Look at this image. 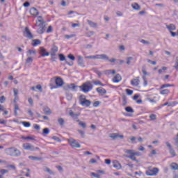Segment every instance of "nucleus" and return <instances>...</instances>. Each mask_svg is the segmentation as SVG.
Wrapping results in <instances>:
<instances>
[{"mask_svg":"<svg viewBox=\"0 0 178 178\" xmlns=\"http://www.w3.org/2000/svg\"><path fill=\"white\" fill-rule=\"evenodd\" d=\"M45 21L42 16H38L36 19L35 24L33 25V29L36 30L38 34H44L45 33Z\"/></svg>","mask_w":178,"mask_h":178,"instance_id":"1","label":"nucleus"},{"mask_svg":"<svg viewBox=\"0 0 178 178\" xmlns=\"http://www.w3.org/2000/svg\"><path fill=\"white\" fill-rule=\"evenodd\" d=\"M6 154L9 156L17 158L22 155V152L15 147H11L6 149Z\"/></svg>","mask_w":178,"mask_h":178,"instance_id":"2","label":"nucleus"},{"mask_svg":"<svg viewBox=\"0 0 178 178\" xmlns=\"http://www.w3.org/2000/svg\"><path fill=\"white\" fill-rule=\"evenodd\" d=\"M125 154H127L129 156H126L127 158H129L131 161H137L136 156H140L141 153L140 152H135L133 149H125Z\"/></svg>","mask_w":178,"mask_h":178,"instance_id":"3","label":"nucleus"},{"mask_svg":"<svg viewBox=\"0 0 178 178\" xmlns=\"http://www.w3.org/2000/svg\"><path fill=\"white\" fill-rule=\"evenodd\" d=\"M92 87H94L92 83H91L90 81H86L83 83L82 86H79V88H81L83 92L87 94V92H90V91L92 90Z\"/></svg>","mask_w":178,"mask_h":178,"instance_id":"4","label":"nucleus"},{"mask_svg":"<svg viewBox=\"0 0 178 178\" xmlns=\"http://www.w3.org/2000/svg\"><path fill=\"white\" fill-rule=\"evenodd\" d=\"M158 173H159V168L155 167H148L145 172L147 176H157Z\"/></svg>","mask_w":178,"mask_h":178,"instance_id":"5","label":"nucleus"},{"mask_svg":"<svg viewBox=\"0 0 178 178\" xmlns=\"http://www.w3.org/2000/svg\"><path fill=\"white\" fill-rule=\"evenodd\" d=\"M79 104L82 106H86V108H88V106H90V105H91V101L86 99V95H81L79 96Z\"/></svg>","mask_w":178,"mask_h":178,"instance_id":"6","label":"nucleus"},{"mask_svg":"<svg viewBox=\"0 0 178 178\" xmlns=\"http://www.w3.org/2000/svg\"><path fill=\"white\" fill-rule=\"evenodd\" d=\"M86 59H103L104 60H108L109 57L106 54H99L95 56H88L85 57Z\"/></svg>","mask_w":178,"mask_h":178,"instance_id":"7","label":"nucleus"},{"mask_svg":"<svg viewBox=\"0 0 178 178\" xmlns=\"http://www.w3.org/2000/svg\"><path fill=\"white\" fill-rule=\"evenodd\" d=\"M22 147L24 148V149H25L26 151H40V148L39 147H35L34 145H31V143H24L22 145Z\"/></svg>","mask_w":178,"mask_h":178,"instance_id":"8","label":"nucleus"},{"mask_svg":"<svg viewBox=\"0 0 178 178\" xmlns=\"http://www.w3.org/2000/svg\"><path fill=\"white\" fill-rule=\"evenodd\" d=\"M68 143L72 147V148H80V147H81L80 143H79V142L76 140L74 139L73 138H69Z\"/></svg>","mask_w":178,"mask_h":178,"instance_id":"9","label":"nucleus"},{"mask_svg":"<svg viewBox=\"0 0 178 178\" xmlns=\"http://www.w3.org/2000/svg\"><path fill=\"white\" fill-rule=\"evenodd\" d=\"M56 86H53L51 88H58V87H62L63 86V79L58 76L55 80Z\"/></svg>","mask_w":178,"mask_h":178,"instance_id":"10","label":"nucleus"},{"mask_svg":"<svg viewBox=\"0 0 178 178\" xmlns=\"http://www.w3.org/2000/svg\"><path fill=\"white\" fill-rule=\"evenodd\" d=\"M24 35V37H26V38H29L30 40H31V38H33V34L30 31V29H29V27H25Z\"/></svg>","mask_w":178,"mask_h":178,"instance_id":"11","label":"nucleus"},{"mask_svg":"<svg viewBox=\"0 0 178 178\" xmlns=\"http://www.w3.org/2000/svg\"><path fill=\"white\" fill-rule=\"evenodd\" d=\"M131 84L134 87H137L140 85V76H137L136 78L132 79L131 81Z\"/></svg>","mask_w":178,"mask_h":178,"instance_id":"12","label":"nucleus"},{"mask_svg":"<svg viewBox=\"0 0 178 178\" xmlns=\"http://www.w3.org/2000/svg\"><path fill=\"white\" fill-rule=\"evenodd\" d=\"M69 115L70 116H71V118H72V119L76 120V119H79V116H80V113H74V112H73V111H70L69 112Z\"/></svg>","mask_w":178,"mask_h":178,"instance_id":"13","label":"nucleus"},{"mask_svg":"<svg viewBox=\"0 0 178 178\" xmlns=\"http://www.w3.org/2000/svg\"><path fill=\"white\" fill-rule=\"evenodd\" d=\"M29 12L32 16H38L40 15L38 10L34 7L31 8Z\"/></svg>","mask_w":178,"mask_h":178,"instance_id":"14","label":"nucleus"},{"mask_svg":"<svg viewBox=\"0 0 178 178\" xmlns=\"http://www.w3.org/2000/svg\"><path fill=\"white\" fill-rule=\"evenodd\" d=\"M58 58L61 62H63V60H65V63H67V65H69V66H73V63L70 64V63L66 61V57L65 56V55L60 54L58 55Z\"/></svg>","mask_w":178,"mask_h":178,"instance_id":"15","label":"nucleus"},{"mask_svg":"<svg viewBox=\"0 0 178 178\" xmlns=\"http://www.w3.org/2000/svg\"><path fill=\"white\" fill-rule=\"evenodd\" d=\"M96 91L98 94H100V95H105V94H106V90L102 87L97 88Z\"/></svg>","mask_w":178,"mask_h":178,"instance_id":"16","label":"nucleus"},{"mask_svg":"<svg viewBox=\"0 0 178 178\" xmlns=\"http://www.w3.org/2000/svg\"><path fill=\"white\" fill-rule=\"evenodd\" d=\"M122 80V76L120 74H117L113 78V83H119Z\"/></svg>","mask_w":178,"mask_h":178,"instance_id":"17","label":"nucleus"},{"mask_svg":"<svg viewBox=\"0 0 178 178\" xmlns=\"http://www.w3.org/2000/svg\"><path fill=\"white\" fill-rule=\"evenodd\" d=\"M78 64L79 66H81V67H84V60L81 56H78Z\"/></svg>","mask_w":178,"mask_h":178,"instance_id":"18","label":"nucleus"},{"mask_svg":"<svg viewBox=\"0 0 178 178\" xmlns=\"http://www.w3.org/2000/svg\"><path fill=\"white\" fill-rule=\"evenodd\" d=\"M40 54L42 56H49V53L45 50L43 47H40Z\"/></svg>","mask_w":178,"mask_h":178,"instance_id":"19","label":"nucleus"},{"mask_svg":"<svg viewBox=\"0 0 178 178\" xmlns=\"http://www.w3.org/2000/svg\"><path fill=\"white\" fill-rule=\"evenodd\" d=\"M113 168H115V169H122V165L119 163L118 161H113Z\"/></svg>","mask_w":178,"mask_h":178,"instance_id":"20","label":"nucleus"},{"mask_svg":"<svg viewBox=\"0 0 178 178\" xmlns=\"http://www.w3.org/2000/svg\"><path fill=\"white\" fill-rule=\"evenodd\" d=\"M166 27L170 32L175 31V30H176V26H175V24H171L170 25H166Z\"/></svg>","mask_w":178,"mask_h":178,"instance_id":"21","label":"nucleus"},{"mask_svg":"<svg viewBox=\"0 0 178 178\" xmlns=\"http://www.w3.org/2000/svg\"><path fill=\"white\" fill-rule=\"evenodd\" d=\"M170 168H171V169L172 170H177V169H178V164L177 163H172L170 165Z\"/></svg>","mask_w":178,"mask_h":178,"instance_id":"22","label":"nucleus"},{"mask_svg":"<svg viewBox=\"0 0 178 178\" xmlns=\"http://www.w3.org/2000/svg\"><path fill=\"white\" fill-rule=\"evenodd\" d=\"M131 6H132L133 9H134L135 10H140L141 9V7L137 3H133L131 5Z\"/></svg>","mask_w":178,"mask_h":178,"instance_id":"23","label":"nucleus"},{"mask_svg":"<svg viewBox=\"0 0 178 178\" xmlns=\"http://www.w3.org/2000/svg\"><path fill=\"white\" fill-rule=\"evenodd\" d=\"M76 122L83 129H86V127H87V124H86V122H83V121H81L80 120H76Z\"/></svg>","mask_w":178,"mask_h":178,"instance_id":"24","label":"nucleus"},{"mask_svg":"<svg viewBox=\"0 0 178 178\" xmlns=\"http://www.w3.org/2000/svg\"><path fill=\"white\" fill-rule=\"evenodd\" d=\"M168 87H175V85H173V84H169V83L163 84V85L160 87V90H163V88H168Z\"/></svg>","mask_w":178,"mask_h":178,"instance_id":"25","label":"nucleus"},{"mask_svg":"<svg viewBox=\"0 0 178 178\" xmlns=\"http://www.w3.org/2000/svg\"><path fill=\"white\" fill-rule=\"evenodd\" d=\"M87 22H88L89 26H90V27H93V28L95 29V28L97 27V23L93 22L92 21H91V20H90V19H88Z\"/></svg>","mask_w":178,"mask_h":178,"instance_id":"26","label":"nucleus"},{"mask_svg":"<svg viewBox=\"0 0 178 178\" xmlns=\"http://www.w3.org/2000/svg\"><path fill=\"white\" fill-rule=\"evenodd\" d=\"M66 98L68 101H72L73 99V95L69 92H66Z\"/></svg>","mask_w":178,"mask_h":178,"instance_id":"27","label":"nucleus"},{"mask_svg":"<svg viewBox=\"0 0 178 178\" xmlns=\"http://www.w3.org/2000/svg\"><path fill=\"white\" fill-rule=\"evenodd\" d=\"M29 159H31L32 161H41V157L34 156H29Z\"/></svg>","mask_w":178,"mask_h":178,"instance_id":"28","label":"nucleus"},{"mask_svg":"<svg viewBox=\"0 0 178 178\" xmlns=\"http://www.w3.org/2000/svg\"><path fill=\"white\" fill-rule=\"evenodd\" d=\"M41 44V40L38 39H35L33 40L32 45H40Z\"/></svg>","mask_w":178,"mask_h":178,"instance_id":"29","label":"nucleus"},{"mask_svg":"<svg viewBox=\"0 0 178 178\" xmlns=\"http://www.w3.org/2000/svg\"><path fill=\"white\" fill-rule=\"evenodd\" d=\"M58 122L60 124V126L63 127V125L65 124V120H63V118H60L58 120Z\"/></svg>","mask_w":178,"mask_h":178,"instance_id":"30","label":"nucleus"},{"mask_svg":"<svg viewBox=\"0 0 178 178\" xmlns=\"http://www.w3.org/2000/svg\"><path fill=\"white\" fill-rule=\"evenodd\" d=\"M44 170V172L49 173V175H55V172L51 170V169H49L48 167H45Z\"/></svg>","mask_w":178,"mask_h":178,"instance_id":"31","label":"nucleus"},{"mask_svg":"<svg viewBox=\"0 0 178 178\" xmlns=\"http://www.w3.org/2000/svg\"><path fill=\"white\" fill-rule=\"evenodd\" d=\"M169 92H170L169 89H164L160 92V94H161L162 95H166L169 94Z\"/></svg>","mask_w":178,"mask_h":178,"instance_id":"32","label":"nucleus"},{"mask_svg":"<svg viewBox=\"0 0 178 178\" xmlns=\"http://www.w3.org/2000/svg\"><path fill=\"white\" fill-rule=\"evenodd\" d=\"M127 105V98L126 96L122 97V106H126Z\"/></svg>","mask_w":178,"mask_h":178,"instance_id":"33","label":"nucleus"},{"mask_svg":"<svg viewBox=\"0 0 178 178\" xmlns=\"http://www.w3.org/2000/svg\"><path fill=\"white\" fill-rule=\"evenodd\" d=\"M168 70V67H163L161 69L159 70V74H162V73H165V71Z\"/></svg>","mask_w":178,"mask_h":178,"instance_id":"34","label":"nucleus"},{"mask_svg":"<svg viewBox=\"0 0 178 178\" xmlns=\"http://www.w3.org/2000/svg\"><path fill=\"white\" fill-rule=\"evenodd\" d=\"M125 111L128 112L129 113H133L134 112V110L130 106H127L125 108Z\"/></svg>","mask_w":178,"mask_h":178,"instance_id":"35","label":"nucleus"},{"mask_svg":"<svg viewBox=\"0 0 178 178\" xmlns=\"http://www.w3.org/2000/svg\"><path fill=\"white\" fill-rule=\"evenodd\" d=\"M8 172L9 171L6 169H0V175H1V176L6 175V173H8Z\"/></svg>","mask_w":178,"mask_h":178,"instance_id":"36","label":"nucleus"},{"mask_svg":"<svg viewBox=\"0 0 178 178\" xmlns=\"http://www.w3.org/2000/svg\"><path fill=\"white\" fill-rule=\"evenodd\" d=\"M67 86L70 90H76V88L77 87L76 86V85H74V83H70V84H68Z\"/></svg>","mask_w":178,"mask_h":178,"instance_id":"37","label":"nucleus"},{"mask_svg":"<svg viewBox=\"0 0 178 178\" xmlns=\"http://www.w3.org/2000/svg\"><path fill=\"white\" fill-rule=\"evenodd\" d=\"M56 52H58V47L54 46V47L51 49V51L50 54H56Z\"/></svg>","mask_w":178,"mask_h":178,"instance_id":"38","label":"nucleus"},{"mask_svg":"<svg viewBox=\"0 0 178 178\" xmlns=\"http://www.w3.org/2000/svg\"><path fill=\"white\" fill-rule=\"evenodd\" d=\"M93 83L95 84V86H102V87L104 86L101 81H94Z\"/></svg>","mask_w":178,"mask_h":178,"instance_id":"39","label":"nucleus"},{"mask_svg":"<svg viewBox=\"0 0 178 178\" xmlns=\"http://www.w3.org/2000/svg\"><path fill=\"white\" fill-rule=\"evenodd\" d=\"M44 113H45V115H51V109H49V108H45L44 109Z\"/></svg>","mask_w":178,"mask_h":178,"instance_id":"40","label":"nucleus"},{"mask_svg":"<svg viewBox=\"0 0 178 178\" xmlns=\"http://www.w3.org/2000/svg\"><path fill=\"white\" fill-rule=\"evenodd\" d=\"M169 151L170 154H171L172 156H176V152L175 151V149H173V147H170V149H169Z\"/></svg>","mask_w":178,"mask_h":178,"instance_id":"41","label":"nucleus"},{"mask_svg":"<svg viewBox=\"0 0 178 178\" xmlns=\"http://www.w3.org/2000/svg\"><path fill=\"white\" fill-rule=\"evenodd\" d=\"M110 137H111V138H113V140H115V138H118V137H119V134H111Z\"/></svg>","mask_w":178,"mask_h":178,"instance_id":"42","label":"nucleus"},{"mask_svg":"<svg viewBox=\"0 0 178 178\" xmlns=\"http://www.w3.org/2000/svg\"><path fill=\"white\" fill-rule=\"evenodd\" d=\"M73 37H74V34L64 35V38H66V40H70V38H73Z\"/></svg>","mask_w":178,"mask_h":178,"instance_id":"43","label":"nucleus"},{"mask_svg":"<svg viewBox=\"0 0 178 178\" xmlns=\"http://www.w3.org/2000/svg\"><path fill=\"white\" fill-rule=\"evenodd\" d=\"M76 24H72V29H76V27H80V23H79V21H76Z\"/></svg>","mask_w":178,"mask_h":178,"instance_id":"44","label":"nucleus"},{"mask_svg":"<svg viewBox=\"0 0 178 178\" xmlns=\"http://www.w3.org/2000/svg\"><path fill=\"white\" fill-rule=\"evenodd\" d=\"M22 124L24 127H30V126H31V124L29 122H22Z\"/></svg>","mask_w":178,"mask_h":178,"instance_id":"45","label":"nucleus"},{"mask_svg":"<svg viewBox=\"0 0 178 178\" xmlns=\"http://www.w3.org/2000/svg\"><path fill=\"white\" fill-rule=\"evenodd\" d=\"M21 138H22V140H34V138L31 136H22Z\"/></svg>","mask_w":178,"mask_h":178,"instance_id":"46","label":"nucleus"},{"mask_svg":"<svg viewBox=\"0 0 178 178\" xmlns=\"http://www.w3.org/2000/svg\"><path fill=\"white\" fill-rule=\"evenodd\" d=\"M6 101V97L5 96L0 97V104H3Z\"/></svg>","mask_w":178,"mask_h":178,"instance_id":"47","label":"nucleus"},{"mask_svg":"<svg viewBox=\"0 0 178 178\" xmlns=\"http://www.w3.org/2000/svg\"><path fill=\"white\" fill-rule=\"evenodd\" d=\"M143 81H144L143 86L145 87H147V86H148V81H147V77L143 76Z\"/></svg>","mask_w":178,"mask_h":178,"instance_id":"48","label":"nucleus"},{"mask_svg":"<svg viewBox=\"0 0 178 178\" xmlns=\"http://www.w3.org/2000/svg\"><path fill=\"white\" fill-rule=\"evenodd\" d=\"M150 120H156V115L152 114L149 115Z\"/></svg>","mask_w":178,"mask_h":178,"instance_id":"49","label":"nucleus"},{"mask_svg":"<svg viewBox=\"0 0 178 178\" xmlns=\"http://www.w3.org/2000/svg\"><path fill=\"white\" fill-rule=\"evenodd\" d=\"M90 176H93L94 177L96 178H101V175H99V174H96L95 172H91Z\"/></svg>","mask_w":178,"mask_h":178,"instance_id":"50","label":"nucleus"},{"mask_svg":"<svg viewBox=\"0 0 178 178\" xmlns=\"http://www.w3.org/2000/svg\"><path fill=\"white\" fill-rule=\"evenodd\" d=\"M142 72L143 73V74L145 75L144 76L145 77V76H147L148 74V73L147 72V70H145V66H143L142 67Z\"/></svg>","mask_w":178,"mask_h":178,"instance_id":"51","label":"nucleus"},{"mask_svg":"<svg viewBox=\"0 0 178 178\" xmlns=\"http://www.w3.org/2000/svg\"><path fill=\"white\" fill-rule=\"evenodd\" d=\"M43 134H49V129L48 128H44L43 129Z\"/></svg>","mask_w":178,"mask_h":178,"instance_id":"52","label":"nucleus"},{"mask_svg":"<svg viewBox=\"0 0 178 178\" xmlns=\"http://www.w3.org/2000/svg\"><path fill=\"white\" fill-rule=\"evenodd\" d=\"M133 59H134L133 57H128L127 58V65H130L131 63L130 60H133Z\"/></svg>","mask_w":178,"mask_h":178,"instance_id":"53","label":"nucleus"},{"mask_svg":"<svg viewBox=\"0 0 178 178\" xmlns=\"http://www.w3.org/2000/svg\"><path fill=\"white\" fill-rule=\"evenodd\" d=\"M126 92L128 95H133V90L130 89H126Z\"/></svg>","mask_w":178,"mask_h":178,"instance_id":"54","label":"nucleus"},{"mask_svg":"<svg viewBox=\"0 0 178 178\" xmlns=\"http://www.w3.org/2000/svg\"><path fill=\"white\" fill-rule=\"evenodd\" d=\"M67 57L69 58V59H71V60H76V57H74V56H73V54H69L67 56Z\"/></svg>","mask_w":178,"mask_h":178,"instance_id":"55","label":"nucleus"},{"mask_svg":"<svg viewBox=\"0 0 178 178\" xmlns=\"http://www.w3.org/2000/svg\"><path fill=\"white\" fill-rule=\"evenodd\" d=\"M78 133H79V134L81 135L82 138H84V137H85L84 131H81L80 129H78Z\"/></svg>","mask_w":178,"mask_h":178,"instance_id":"56","label":"nucleus"},{"mask_svg":"<svg viewBox=\"0 0 178 178\" xmlns=\"http://www.w3.org/2000/svg\"><path fill=\"white\" fill-rule=\"evenodd\" d=\"M32 62H33V57H29L26 60V63H31Z\"/></svg>","mask_w":178,"mask_h":178,"instance_id":"57","label":"nucleus"},{"mask_svg":"<svg viewBox=\"0 0 178 178\" xmlns=\"http://www.w3.org/2000/svg\"><path fill=\"white\" fill-rule=\"evenodd\" d=\"M94 35V31H89L86 33V37H91Z\"/></svg>","mask_w":178,"mask_h":178,"instance_id":"58","label":"nucleus"},{"mask_svg":"<svg viewBox=\"0 0 178 178\" xmlns=\"http://www.w3.org/2000/svg\"><path fill=\"white\" fill-rule=\"evenodd\" d=\"M35 88H37V90H39L40 92H42V86H41V85H37Z\"/></svg>","mask_w":178,"mask_h":178,"instance_id":"59","label":"nucleus"},{"mask_svg":"<svg viewBox=\"0 0 178 178\" xmlns=\"http://www.w3.org/2000/svg\"><path fill=\"white\" fill-rule=\"evenodd\" d=\"M175 69H176V70H178V59H176L175 65H174Z\"/></svg>","mask_w":178,"mask_h":178,"instance_id":"60","label":"nucleus"},{"mask_svg":"<svg viewBox=\"0 0 178 178\" xmlns=\"http://www.w3.org/2000/svg\"><path fill=\"white\" fill-rule=\"evenodd\" d=\"M63 90L66 91V92H69V86L67 85H65L63 86Z\"/></svg>","mask_w":178,"mask_h":178,"instance_id":"61","label":"nucleus"},{"mask_svg":"<svg viewBox=\"0 0 178 178\" xmlns=\"http://www.w3.org/2000/svg\"><path fill=\"white\" fill-rule=\"evenodd\" d=\"M47 33H52V26H49L47 30Z\"/></svg>","mask_w":178,"mask_h":178,"instance_id":"62","label":"nucleus"},{"mask_svg":"<svg viewBox=\"0 0 178 178\" xmlns=\"http://www.w3.org/2000/svg\"><path fill=\"white\" fill-rule=\"evenodd\" d=\"M148 63H151V65H156V63L155 61H152L150 59H147Z\"/></svg>","mask_w":178,"mask_h":178,"instance_id":"63","label":"nucleus"},{"mask_svg":"<svg viewBox=\"0 0 178 178\" xmlns=\"http://www.w3.org/2000/svg\"><path fill=\"white\" fill-rule=\"evenodd\" d=\"M175 145L178 147V133L177 134V138L175 139Z\"/></svg>","mask_w":178,"mask_h":178,"instance_id":"64","label":"nucleus"}]
</instances>
